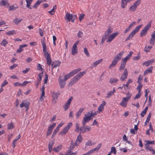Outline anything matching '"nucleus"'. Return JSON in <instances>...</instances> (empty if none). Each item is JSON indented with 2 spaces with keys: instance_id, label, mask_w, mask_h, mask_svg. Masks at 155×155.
Returning <instances> with one entry per match:
<instances>
[{
  "instance_id": "nucleus-1",
  "label": "nucleus",
  "mask_w": 155,
  "mask_h": 155,
  "mask_svg": "<svg viewBox=\"0 0 155 155\" xmlns=\"http://www.w3.org/2000/svg\"><path fill=\"white\" fill-rule=\"evenodd\" d=\"M41 44L43 46V51L44 54L45 58H46L47 64L50 65L51 62V60L49 54L46 51V46L45 42V37L43 38L41 40Z\"/></svg>"
},
{
  "instance_id": "nucleus-2",
  "label": "nucleus",
  "mask_w": 155,
  "mask_h": 155,
  "mask_svg": "<svg viewBox=\"0 0 155 155\" xmlns=\"http://www.w3.org/2000/svg\"><path fill=\"white\" fill-rule=\"evenodd\" d=\"M124 52L123 51L120 52L114 58L113 61L109 67V68H111L116 65L118 62L121 59Z\"/></svg>"
},
{
  "instance_id": "nucleus-3",
  "label": "nucleus",
  "mask_w": 155,
  "mask_h": 155,
  "mask_svg": "<svg viewBox=\"0 0 155 155\" xmlns=\"http://www.w3.org/2000/svg\"><path fill=\"white\" fill-rule=\"evenodd\" d=\"M86 74V72L85 71L80 72L72 78L71 81L69 83L68 85L70 86H71L77 82L83 75L85 74Z\"/></svg>"
},
{
  "instance_id": "nucleus-4",
  "label": "nucleus",
  "mask_w": 155,
  "mask_h": 155,
  "mask_svg": "<svg viewBox=\"0 0 155 155\" xmlns=\"http://www.w3.org/2000/svg\"><path fill=\"white\" fill-rule=\"evenodd\" d=\"M132 94L128 92L126 97L123 98L122 100L120 103V105L123 107H126L127 106V101L130 99Z\"/></svg>"
},
{
  "instance_id": "nucleus-5",
  "label": "nucleus",
  "mask_w": 155,
  "mask_h": 155,
  "mask_svg": "<svg viewBox=\"0 0 155 155\" xmlns=\"http://www.w3.org/2000/svg\"><path fill=\"white\" fill-rule=\"evenodd\" d=\"M142 26V25H140L136 27L129 35L128 37L126 39L125 41H127L131 38L139 30L140 28Z\"/></svg>"
},
{
  "instance_id": "nucleus-6",
  "label": "nucleus",
  "mask_w": 155,
  "mask_h": 155,
  "mask_svg": "<svg viewBox=\"0 0 155 155\" xmlns=\"http://www.w3.org/2000/svg\"><path fill=\"white\" fill-rule=\"evenodd\" d=\"M152 21H149L147 24L145 26L143 30L141 31L140 34V36L142 37L146 35L147 33V31L149 30L151 27V23Z\"/></svg>"
},
{
  "instance_id": "nucleus-7",
  "label": "nucleus",
  "mask_w": 155,
  "mask_h": 155,
  "mask_svg": "<svg viewBox=\"0 0 155 155\" xmlns=\"http://www.w3.org/2000/svg\"><path fill=\"white\" fill-rule=\"evenodd\" d=\"M92 119V118L91 119V117L90 115V113L88 112H87L84 115L82 121V123L83 126H84L87 123L89 122L90 120Z\"/></svg>"
},
{
  "instance_id": "nucleus-8",
  "label": "nucleus",
  "mask_w": 155,
  "mask_h": 155,
  "mask_svg": "<svg viewBox=\"0 0 155 155\" xmlns=\"http://www.w3.org/2000/svg\"><path fill=\"white\" fill-rule=\"evenodd\" d=\"M76 146V144H75V143H74V142L72 140L71 142L70 143V145L69 147V150L68 151V154L67 155H76L78 153H77V152H71L73 150V149L74 148L75 146ZM65 155H67L65 154Z\"/></svg>"
},
{
  "instance_id": "nucleus-9",
  "label": "nucleus",
  "mask_w": 155,
  "mask_h": 155,
  "mask_svg": "<svg viewBox=\"0 0 155 155\" xmlns=\"http://www.w3.org/2000/svg\"><path fill=\"white\" fill-rule=\"evenodd\" d=\"M141 0H137L135 3H134L133 5L131 6L130 8V12H133L135 11L136 10L137 7L140 3V2Z\"/></svg>"
},
{
  "instance_id": "nucleus-10",
  "label": "nucleus",
  "mask_w": 155,
  "mask_h": 155,
  "mask_svg": "<svg viewBox=\"0 0 155 155\" xmlns=\"http://www.w3.org/2000/svg\"><path fill=\"white\" fill-rule=\"evenodd\" d=\"M79 42V41H77L73 45L72 48L71 50V53L72 55H74L78 53V47L77 45H78Z\"/></svg>"
},
{
  "instance_id": "nucleus-11",
  "label": "nucleus",
  "mask_w": 155,
  "mask_h": 155,
  "mask_svg": "<svg viewBox=\"0 0 155 155\" xmlns=\"http://www.w3.org/2000/svg\"><path fill=\"white\" fill-rule=\"evenodd\" d=\"M91 127L88 126H83L80 127L79 130L81 131L80 133H84L87 131H90L91 130Z\"/></svg>"
},
{
  "instance_id": "nucleus-12",
  "label": "nucleus",
  "mask_w": 155,
  "mask_h": 155,
  "mask_svg": "<svg viewBox=\"0 0 155 155\" xmlns=\"http://www.w3.org/2000/svg\"><path fill=\"white\" fill-rule=\"evenodd\" d=\"M101 145V143L99 144L96 148L90 150L86 154H83V155H89L95 151H97L100 149Z\"/></svg>"
},
{
  "instance_id": "nucleus-13",
  "label": "nucleus",
  "mask_w": 155,
  "mask_h": 155,
  "mask_svg": "<svg viewBox=\"0 0 155 155\" xmlns=\"http://www.w3.org/2000/svg\"><path fill=\"white\" fill-rule=\"evenodd\" d=\"M128 72L127 69L125 68L124 71L123 73L122 74L121 77L120 78V79L122 81H124L126 79L128 76Z\"/></svg>"
},
{
  "instance_id": "nucleus-14",
  "label": "nucleus",
  "mask_w": 155,
  "mask_h": 155,
  "mask_svg": "<svg viewBox=\"0 0 155 155\" xmlns=\"http://www.w3.org/2000/svg\"><path fill=\"white\" fill-rule=\"evenodd\" d=\"M55 125L56 124L55 123H53L49 127L47 132V136H48L51 134L52 130Z\"/></svg>"
},
{
  "instance_id": "nucleus-15",
  "label": "nucleus",
  "mask_w": 155,
  "mask_h": 155,
  "mask_svg": "<svg viewBox=\"0 0 155 155\" xmlns=\"http://www.w3.org/2000/svg\"><path fill=\"white\" fill-rule=\"evenodd\" d=\"M106 103L105 101H103L102 103L98 107V110L97 112L100 113L102 112L104 110V106L105 105Z\"/></svg>"
},
{
  "instance_id": "nucleus-16",
  "label": "nucleus",
  "mask_w": 155,
  "mask_h": 155,
  "mask_svg": "<svg viewBox=\"0 0 155 155\" xmlns=\"http://www.w3.org/2000/svg\"><path fill=\"white\" fill-rule=\"evenodd\" d=\"M118 32H116L115 33H114L112 34L111 35H110L107 41V42H110L114 38L117 36L118 34Z\"/></svg>"
},
{
  "instance_id": "nucleus-17",
  "label": "nucleus",
  "mask_w": 155,
  "mask_h": 155,
  "mask_svg": "<svg viewBox=\"0 0 155 155\" xmlns=\"http://www.w3.org/2000/svg\"><path fill=\"white\" fill-rule=\"evenodd\" d=\"M58 81L60 87L64 88L65 85L66 81H64V79H62L61 76H60L59 78Z\"/></svg>"
},
{
  "instance_id": "nucleus-18",
  "label": "nucleus",
  "mask_w": 155,
  "mask_h": 155,
  "mask_svg": "<svg viewBox=\"0 0 155 155\" xmlns=\"http://www.w3.org/2000/svg\"><path fill=\"white\" fill-rule=\"evenodd\" d=\"M155 41V30L151 34V37L150 40L149 42L150 44L153 45Z\"/></svg>"
},
{
  "instance_id": "nucleus-19",
  "label": "nucleus",
  "mask_w": 155,
  "mask_h": 155,
  "mask_svg": "<svg viewBox=\"0 0 155 155\" xmlns=\"http://www.w3.org/2000/svg\"><path fill=\"white\" fill-rule=\"evenodd\" d=\"M61 63V61H55L53 62L51 64V66H53L52 71H53V69L54 68L59 66Z\"/></svg>"
},
{
  "instance_id": "nucleus-20",
  "label": "nucleus",
  "mask_w": 155,
  "mask_h": 155,
  "mask_svg": "<svg viewBox=\"0 0 155 155\" xmlns=\"http://www.w3.org/2000/svg\"><path fill=\"white\" fill-rule=\"evenodd\" d=\"M85 108H80L79 110L77 111L76 114V118L77 119L79 118V117L81 115L82 113L84 110Z\"/></svg>"
},
{
  "instance_id": "nucleus-21",
  "label": "nucleus",
  "mask_w": 155,
  "mask_h": 155,
  "mask_svg": "<svg viewBox=\"0 0 155 155\" xmlns=\"http://www.w3.org/2000/svg\"><path fill=\"white\" fill-rule=\"evenodd\" d=\"M83 138L81 135H79L77 137L76 141L75 142L76 146H78L80 143H81L82 140Z\"/></svg>"
},
{
  "instance_id": "nucleus-22",
  "label": "nucleus",
  "mask_w": 155,
  "mask_h": 155,
  "mask_svg": "<svg viewBox=\"0 0 155 155\" xmlns=\"http://www.w3.org/2000/svg\"><path fill=\"white\" fill-rule=\"evenodd\" d=\"M72 17L73 15L72 14L67 12L64 18L65 19L67 20L69 22H70L71 20V21Z\"/></svg>"
},
{
  "instance_id": "nucleus-23",
  "label": "nucleus",
  "mask_w": 155,
  "mask_h": 155,
  "mask_svg": "<svg viewBox=\"0 0 155 155\" xmlns=\"http://www.w3.org/2000/svg\"><path fill=\"white\" fill-rule=\"evenodd\" d=\"M126 62L123 60H122L121 62V64L119 68V70L120 71H122L124 69Z\"/></svg>"
},
{
  "instance_id": "nucleus-24",
  "label": "nucleus",
  "mask_w": 155,
  "mask_h": 155,
  "mask_svg": "<svg viewBox=\"0 0 155 155\" xmlns=\"http://www.w3.org/2000/svg\"><path fill=\"white\" fill-rule=\"evenodd\" d=\"M154 61V59H151L143 62L142 65L147 67L151 64Z\"/></svg>"
},
{
  "instance_id": "nucleus-25",
  "label": "nucleus",
  "mask_w": 155,
  "mask_h": 155,
  "mask_svg": "<svg viewBox=\"0 0 155 155\" xmlns=\"http://www.w3.org/2000/svg\"><path fill=\"white\" fill-rule=\"evenodd\" d=\"M45 1L46 0H38L35 3L34 5L33 6V7L35 8H37L38 5L41 3Z\"/></svg>"
},
{
  "instance_id": "nucleus-26",
  "label": "nucleus",
  "mask_w": 155,
  "mask_h": 155,
  "mask_svg": "<svg viewBox=\"0 0 155 155\" xmlns=\"http://www.w3.org/2000/svg\"><path fill=\"white\" fill-rule=\"evenodd\" d=\"M51 93L53 98V101L54 100V99H57L59 95L60 94L59 93H57L52 91H51Z\"/></svg>"
},
{
  "instance_id": "nucleus-27",
  "label": "nucleus",
  "mask_w": 155,
  "mask_h": 155,
  "mask_svg": "<svg viewBox=\"0 0 155 155\" xmlns=\"http://www.w3.org/2000/svg\"><path fill=\"white\" fill-rule=\"evenodd\" d=\"M112 32V30L110 28H108L107 30L105 32L103 36L107 38L110 34Z\"/></svg>"
},
{
  "instance_id": "nucleus-28",
  "label": "nucleus",
  "mask_w": 155,
  "mask_h": 155,
  "mask_svg": "<svg viewBox=\"0 0 155 155\" xmlns=\"http://www.w3.org/2000/svg\"><path fill=\"white\" fill-rule=\"evenodd\" d=\"M145 146L146 147V150H149L151 151H152V154H155V151L152 148L151 146H149V145H145Z\"/></svg>"
},
{
  "instance_id": "nucleus-29",
  "label": "nucleus",
  "mask_w": 155,
  "mask_h": 155,
  "mask_svg": "<svg viewBox=\"0 0 155 155\" xmlns=\"http://www.w3.org/2000/svg\"><path fill=\"white\" fill-rule=\"evenodd\" d=\"M62 146V145H59L56 147L54 148L53 150V151L55 152H59L61 149Z\"/></svg>"
},
{
  "instance_id": "nucleus-30",
  "label": "nucleus",
  "mask_w": 155,
  "mask_h": 155,
  "mask_svg": "<svg viewBox=\"0 0 155 155\" xmlns=\"http://www.w3.org/2000/svg\"><path fill=\"white\" fill-rule=\"evenodd\" d=\"M28 45L27 44H23L20 45L19 46L20 48L17 50V52L19 53L21 52L23 50V49L22 48L26 47Z\"/></svg>"
},
{
  "instance_id": "nucleus-31",
  "label": "nucleus",
  "mask_w": 155,
  "mask_h": 155,
  "mask_svg": "<svg viewBox=\"0 0 155 155\" xmlns=\"http://www.w3.org/2000/svg\"><path fill=\"white\" fill-rule=\"evenodd\" d=\"M133 53V52L132 51H130L129 54H128L124 58L122 59V60H123L126 62L127 61V60H129L132 56V55Z\"/></svg>"
},
{
  "instance_id": "nucleus-32",
  "label": "nucleus",
  "mask_w": 155,
  "mask_h": 155,
  "mask_svg": "<svg viewBox=\"0 0 155 155\" xmlns=\"http://www.w3.org/2000/svg\"><path fill=\"white\" fill-rule=\"evenodd\" d=\"M153 69V67L152 66H151L149 69H147L144 72V75H145L147 74L148 73H151L152 72V71Z\"/></svg>"
},
{
  "instance_id": "nucleus-33",
  "label": "nucleus",
  "mask_w": 155,
  "mask_h": 155,
  "mask_svg": "<svg viewBox=\"0 0 155 155\" xmlns=\"http://www.w3.org/2000/svg\"><path fill=\"white\" fill-rule=\"evenodd\" d=\"M0 5L1 6H3L7 5L8 7L9 5V4L6 1L2 0L0 2Z\"/></svg>"
},
{
  "instance_id": "nucleus-34",
  "label": "nucleus",
  "mask_w": 155,
  "mask_h": 155,
  "mask_svg": "<svg viewBox=\"0 0 155 155\" xmlns=\"http://www.w3.org/2000/svg\"><path fill=\"white\" fill-rule=\"evenodd\" d=\"M128 2V0H121V7L123 8H124Z\"/></svg>"
},
{
  "instance_id": "nucleus-35",
  "label": "nucleus",
  "mask_w": 155,
  "mask_h": 155,
  "mask_svg": "<svg viewBox=\"0 0 155 155\" xmlns=\"http://www.w3.org/2000/svg\"><path fill=\"white\" fill-rule=\"evenodd\" d=\"M68 129L65 127L63 130L59 133V135H64L67 133L68 130Z\"/></svg>"
},
{
  "instance_id": "nucleus-36",
  "label": "nucleus",
  "mask_w": 155,
  "mask_h": 155,
  "mask_svg": "<svg viewBox=\"0 0 155 155\" xmlns=\"http://www.w3.org/2000/svg\"><path fill=\"white\" fill-rule=\"evenodd\" d=\"M115 88H113V91H110L109 93H107V95L106 97V98H109L112 95H113L115 92Z\"/></svg>"
},
{
  "instance_id": "nucleus-37",
  "label": "nucleus",
  "mask_w": 155,
  "mask_h": 155,
  "mask_svg": "<svg viewBox=\"0 0 155 155\" xmlns=\"http://www.w3.org/2000/svg\"><path fill=\"white\" fill-rule=\"evenodd\" d=\"M27 3L26 6L28 8L31 9L32 8L30 6L31 2L33 0H25Z\"/></svg>"
},
{
  "instance_id": "nucleus-38",
  "label": "nucleus",
  "mask_w": 155,
  "mask_h": 155,
  "mask_svg": "<svg viewBox=\"0 0 155 155\" xmlns=\"http://www.w3.org/2000/svg\"><path fill=\"white\" fill-rule=\"evenodd\" d=\"M18 8V7L17 5H13L9 7V11H10L12 10H15Z\"/></svg>"
},
{
  "instance_id": "nucleus-39",
  "label": "nucleus",
  "mask_w": 155,
  "mask_h": 155,
  "mask_svg": "<svg viewBox=\"0 0 155 155\" xmlns=\"http://www.w3.org/2000/svg\"><path fill=\"white\" fill-rule=\"evenodd\" d=\"M96 144L95 142H92L91 140H89L85 143V145L88 146H92Z\"/></svg>"
},
{
  "instance_id": "nucleus-40",
  "label": "nucleus",
  "mask_w": 155,
  "mask_h": 155,
  "mask_svg": "<svg viewBox=\"0 0 155 155\" xmlns=\"http://www.w3.org/2000/svg\"><path fill=\"white\" fill-rule=\"evenodd\" d=\"M22 20V19H18V18H16L13 21V22L16 25H17Z\"/></svg>"
},
{
  "instance_id": "nucleus-41",
  "label": "nucleus",
  "mask_w": 155,
  "mask_h": 155,
  "mask_svg": "<svg viewBox=\"0 0 155 155\" xmlns=\"http://www.w3.org/2000/svg\"><path fill=\"white\" fill-rule=\"evenodd\" d=\"M103 61V59H101L99 60H97L94 62L93 63V65L94 67L96 66L98 64L101 63Z\"/></svg>"
},
{
  "instance_id": "nucleus-42",
  "label": "nucleus",
  "mask_w": 155,
  "mask_h": 155,
  "mask_svg": "<svg viewBox=\"0 0 155 155\" xmlns=\"http://www.w3.org/2000/svg\"><path fill=\"white\" fill-rule=\"evenodd\" d=\"M7 128L8 130H10L13 128L14 126L13 125V123L12 122L8 124L7 125Z\"/></svg>"
},
{
  "instance_id": "nucleus-43",
  "label": "nucleus",
  "mask_w": 155,
  "mask_h": 155,
  "mask_svg": "<svg viewBox=\"0 0 155 155\" xmlns=\"http://www.w3.org/2000/svg\"><path fill=\"white\" fill-rule=\"evenodd\" d=\"M118 81V79L114 78H111L110 80V82L111 84L114 83Z\"/></svg>"
},
{
  "instance_id": "nucleus-44",
  "label": "nucleus",
  "mask_w": 155,
  "mask_h": 155,
  "mask_svg": "<svg viewBox=\"0 0 155 155\" xmlns=\"http://www.w3.org/2000/svg\"><path fill=\"white\" fill-rule=\"evenodd\" d=\"M43 72H42V73H39L38 74V76L39 77V78H38L37 80V81H38V82H41V81L42 80V78L41 77L42 76V74H43Z\"/></svg>"
},
{
  "instance_id": "nucleus-45",
  "label": "nucleus",
  "mask_w": 155,
  "mask_h": 155,
  "mask_svg": "<svg viewBox=\"0 0 155 155\" xmlns=\"http://www.w3.org/2000/svg\"><path fill=\"white\" fill-rule=\"evenodd\" d=\"M15 33H16L15 32V31L14 30H12L7 32L6 34L8 35H10Z\"/></svg>"
},
{
  "instance_id": "nucleus-46",
  "label": "nucleus",
  "mask_w": 155,
  "mask_h": 155,
  "mask_svg": "<svg viewBox=\"0 0 155 155\" xmlns=\"http://www.w3.org/2000/svg\"><path fill=\"white\" fill-rule=\"evenodd\" d=\"M152 47L146 46L145 48L144 51L146 52H149V51L150 50V49Z\"/></svg>"
},
{
  "instance_id": "nucleus-47",
  "label": "nucleus",
  "mask_w": 155,
  "mask_h": 155,
  "mask_svg": "<svg viewBox=\"0 0 155 155\" xmlns=\"http://www.w3.org/2000/svg\"><path fill=\"white\" fill-rule=\"evenodd\" d=\"M84 52L86 54L87 57L90 56V54L88 51V50L86 48H84Z\"/></svg>"
},
{
  "instance_id": "nucleus-48",
  "label": "nucleus",
  "mask_w": 155,
  "mask_h": 155,
  "mask_svg": "<svg viewBox=\"0 0 155 155\" xmlns=\"http://www.w3.org/2000/svg\"><path fill=\"white\" fill-rule=\"evenodd\" d=\"M111 153H112L115 154H116V150L115 147H112L111 148Z\"/></svg>"
},
{
  "instance_id": "nucleus-49",
  "label": "nucleus",
  "mask_w": 155,
  "mask_h": 155,
  "mask_svg": "<svg viewBox=\"0 0 155 155\" xmlns=\"http://www.w3.org/2000/svg\"><path fill=\"white\" fill-rule=\"evenodd\" d=\"M7 41L5 40L4 39L1 43V45H3L5 47L6 45L7 44Z\"/></svg>"
},
{
  "instance_id": "nucleus-50",
  "label": "nucleus",
  "mask_w": 155,
  "mask_h": 155,
  "mask_svg": "<svg viewBox=\"0 0 155 155\" xmlns=\"http://www.w3.org/2000/svg\"><path fill=\"white\" fill-rule=\"evenodd\" d=\"M59 131V130H58V128L57 129H55L54 132H53V134L52 135V136H51V138H53V137H54V136H55V135L56 134H57V133Z\"/></svg>"
},
{
  "instance_id": "nucleus-51",
  "label": "nucleus",
  "mask_w": 155,
  "mask_h": 155,
  "mask_svg": "<svg viewBox=\"0 0 155 155\" xmlns=\"http://www.w3.org/2000/svg\"><path fill=\"white\" fill-rule=\"evenodd\" d=\"M145 142H146V143L145 144V145H148L149 144H153L154 143V140L153 141H150V140H146Z\"/></svg>"
},
{
  "instance_id": "nucleus-52",
  "label": "nucleus",
  "mask_w": 155,
  "mask_h": 155,
  "mask_svg": "<svg viewBox=\"0 0 155 155\" xmlns=\"http://www.w3.org/2000/svg\"><path fill=\"white\" fill-rule=\"evenodd\" d=\"M72 99L73 97L71 96L68 99L66 104H68L70 105Z\"/></svg>"
},
{
  "instance_id": "nucleus-53",
  "label": "nucleus",
  "mask_w": 155,
  "mask_h": 155,
  "mask_svg": "<svg viewBox=\"0 0 155 155\" xmlns=\"http://www.w3.org/2000/svg\"><path fill=\"white\" fill-rule=\"evenodd\" d=\"M70 106V105L69 104H65L64 105H63V108L64 109V110H67L68 109V108Z\"/></svg>"
},
{
  "instance_id": "nucleus-54",
  "label": "nucleus",
  "mask_w": 155,
  "mask_h": 155,
  "mask_svg": "<svg viewBox=\"0 0 155 155\" xmlns=\"http://www.w3.org/2000/svg\"><path fill=\"white\" fill-rule=\"evenodd\" d=\"M140 53H139L137 54V56L136 57H134L133 59L134 61H137L139 60L140 58Z\"/></svg>"
},
{
  "instance_id": "nucleus-55",
  "label": "nucleus",
  "mask_w": 155,
  "mask_h": 155,
  "mask_svg": "<svg viewBox=\"0 0 155 155\" xmlns=\"http://www.w3.org/2000/svg\"><path fill=\"white\" fill-rule=\"evenodd\" d=\"M139 84L137 87V90H138V92H140L141 89L142 88L143 85L141 84V83H140V84Z\"/></svg>"
},
{
  "instance_id": "nucleus-56",
  "label": "nucleus",
  "mask_w": 155,
  "mask_h": 155,
  "mask_svg": "<svg viewBox=\"0 0 155 155\" xmlns=\"http://www.w3.org/2000/svg\"><path fill=\"white\" fill-rule=\"evenodd\" d=\"M151 116V113H150L149 114L148 116V117L147 118V119L146 120V122H147V123H149V122L150 120V118Z\"/></svg>"
},
{
  "instance_id": "nucleus-57",
  "label": "nucleus",
  "mask_w": 155,
  "mask_h": 155,
  "mask_svg": "<svg viewBox=\"0 0 155 155\" xmlns=\"http://www.w3.org/2000/svg\"><path fill=\"white\" fill-rule=\"evenodd\" d=\"M54 142L53 141H51L48 144V147L52 148Z\"/></svg>"
},
{
  "instance_id": "nucleus-58",
  "label": "nucleus",
  "mask_w": 155,
  "mask_h": 155,
  "mask_svg": "<svg viewBox=\"0 0 155 155\" xmlns=\"http://www.w3.org/2000/svg\"><path fill=\"white\" fill-rule=\"evenodd\" d=\"M29 103L28 102H26L25 103L24 107L26 108V110H28L29 108Z\"/></svg>"
},
{
  "instance_id": "nucleus-59",
  "label": "nucleus",
  "mask_w": 155,
  "mask_h": 155,
  "mask_svg": "<svg viewBox=\"0 0 155 155\" xmlns=\"http://www.w3.org/2000/svg\"><path fill=\"white\" fill-rule=\"evenodd\" d=\"M89 112L90 113V115L91 117H93L94 116L97 115V114L96 112H95L94 113H93L92 111H90Z\"/></svg>"
},
{
  "instance_id": "nucleus-60",
  "label": "nucleus",
  "mask_w": 155,
  "mask_h": 155,
  "mask_svg": "<svg viewBox=\"0 0 155 155\" xmlns=\"http://www.w3.org/2000/svg\"><path fill=\"white\" fill-rule=\"evenodd\" d=\"M45 80H44V84L47 83L48 80V75L47 74L45 75Z\"/></svg>"
},
{
  "instance_id": "nucleus-61",
  "label": "nucleus",
  "mask_w": 155,
  "mask_h": 155,
  "mask_svg": "<svg viewBox=\"0 0 155 155\" xmlns=\"http://www.w3.org/2000/svg\"><path fill=\"white\" fill-rule=\"evenodd\" d=\"M143 77H141V75H140L138 78L137 82L138 84L141 83V81Z\"/></svg>"
},
{
  "instance_id": "nucleus-62",
  "label": "nucleus",
  "mask_w": 155,
  "mask_h": 155,
  "mask_svg": "<svg viewBox=\"0 0 155 155\" xmlns=\"http://www.w3.org/2000/svg\"><path fill=\"white\" fill-rule=\"evenodd\" d=\"M141 95V94L140 93V92H138V93L136 95L135 97L134 98V99H135L140 98Z\"/></svg>"
},
{
  "instance_id": "nucleus-63",
  "label": "nucleus",
  "mask_w": 155,
  "mask_h": 155,
  "mask_svg": "<svg viewBox=\"0 0 155 155\" xmlns=\"http://www.w3.org/2000/svg\"><path fill=\"white\" fill-rule=\"evenodd\" d=\"M81 70V69L80 68H79L78 69H76L74 70L73 71H72L74 73V74H75L76 73H77L78 72L80 71Z\"/></svg>"
},
{
  "instance_id": "nucleus-64",
  "label": "nucleus",
  "mask_w": 155,
  "mask_h": 155,
  "mask_svg": "<svg viewBox=\"0 0 155 155\" xmlns=\"http://www.w3.org/2000/svg\"><path fill=\"white\" fill-rule=\"evenodd\" d=\"M29 82L28 81H25L23 82L22 84H21V85L25 86L26 85V84L29 83Z\"/></svg>"
}]
</instances>
